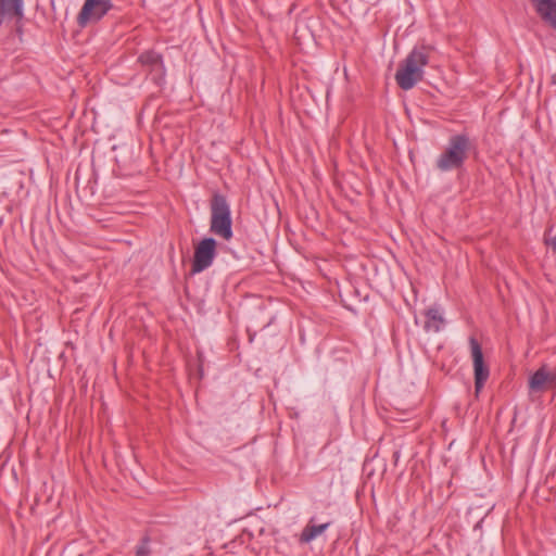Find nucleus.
Listing matches in <instances>:
<instances>
[{"label":"nucleus","mask_w":556,"mask_h":556,"mask_svg":"<svg viewBox=\"0 0 556 556\" xmlns=\"http://www.w3.org/2000/svg\"><path fill=\"white\" fill-rule=\"evenodd\" d=\"M540 16L556 29V0H531Z\"/></svg>","instance_id":"obj_8"},{"label":"nucleus","mask_w":556,"mask_h":556,"mask_svg":"<svg viewBox=\"0 0 556 556\" xmlns=\"http://www.w3.org/2000/svg\"><path fill=\"white\" fill-rule=\"evenodd\" d=\"M111 0H85L77 15V24L85 27L98 23L111 10Z\"/></svg>","instance_id":"obj_4"},{"label":"nucleus","mask_w":556,"mask_h":556,"mask_svg":"<svg viewBox=\"0 0 556 556\" xmlns=\"http://www.w3.org/2000/svg\"><path fill=\"white\" fill-rule=\"evenodd\" d=\"M469 344L473 364L475 388L476 393H479L484 382L488 380L490 371L488 365L484 363L482 349L478 341L475 338H470Z\"/></svg>","instance_id":"obj_6"},{"label":"nucleus","mask_w":556,"mask_h":556,"mask_svg":"<svg viewBox=\"0 0 556 556\" xmlns=\"http://www.w3.org/2000/svg\"><path fill=\"white\" fill-rule=\"evenodd\" d=\"M216 254V241L213 238H205L194 249L192 273H201L213 263Z\"/></svg>","instance_id":"obj_5"},{"label":"nucleus","mask_w":556,"mask_h":556,"mask_svg":"<svg viewBox=\"0 0 556 556\" xmlns=\"http://www.w3.org/2000/svg\"><path fill=\"white\" fill-rule=\"evenodd\" d=\"M211 211V231L224 240H230L232 238V220L226 199L223 195L215 194Z\"/></svg>","instance_id":"obj_2"},{"label":"nucleus","mask_w":556,"mask_h":556,"mask_svg":"<svg viewBox=\"0 0 556 556\" xmlns=\"http://www.w3.org/2000/svg\"><path fill=\"white\" fill-rule=\"evenodd\" d=\"M556 386V372L547 366L540 367L529 378V389L532 392H543Z\"/></svg>","instance_id":"obj_7"},{"label":"nucleus","mask_w":556,"mask_h":556,"mask_svg":"<svg viewBox=\"0 0 556 556\" xmlns=\"http://www.w3.org/2000/svg\"><path fill=\"white\" fill-rule=\"evenodd\" d=\"M148 555H149V549L146 545H141L138 547L136 556H148Z\"/></svg>","instance_id":"obj_14"},{"label":"nucleus","mask_w":556,"mask_h":556,"mask_svg":"<svg viewBox=\"0 0 556 556\" xmlns=\"http://www.w3.org/2000/svg\"><path fill=\"white\" fill-rule=\"evenodd\" d=\"M426 318H427V320L425 323L426 330L434 331V332L440 331V329L444 323V318L438 308L431 307V308L427 309Z\"/></svg>","instance_id":"obj_10"},{"label":"nucleus","mask_w":556,"mask_h":556,"mask_svg":"<svg viewBox=\"0 0 556 556\" xmlns=\"http://www.w3.org/2000/svg\"><path fill=\"white\" fill-rule=\"evenodd\" d=\"M469 141L465 136L451 138L446 149L437 159V167L442 172L459 168L467 156Z\"/></svg>","instance_id":"obj_3"},{"label":"nucleus","mask_w":556,"mask_h":556,"mask_svg":"<svg viewBox=\"0 0 556 556\" xmlns=\"http://www.w3.org/2000/svg\"><path fill=\"white\" fill-rule=\"evenodd\" d=\"M140 62L143 65H150L154 71H156L160 75L163 74V64L161 58L155 52H146L140 55Z\"/></svg>","instance_id":"obj_12"},{"label":"nucleus","mask_w":556,"mask_h":556,"mask_svg":"<svg viewBox=\"0 0 556 556\" xmlns=\"http://www.w3.org/2000/svg\"><path fill=\"white\" fill-rule=\"evenodd\" d=\"M429 55L425 48H415L399 65L395 74L397 85L404 89H412L422 80L424 68L428 64Z\"/></svg>","instance_id":"obj_1"},{"label":"nucleus","mask_w":556,"mask_h":556,"mask_svg":"<svg viewBox=\"0 0 556 556\" xmlns=\"http://www.w3.org/2000/svg\"><path fill=\"white\" fill-rule=\"evenodd\" d=\"M0 13L10 16H22L23 0H0Z\"/></svg>","instance_id":"obj_11"},{"label":"nucleus","mask_w":556,"mask_h":556,"mask_svg":"<svg viewBox=\"0 0 556 556\" xmlns=\"http://www.w3.org/2000/svg\"><path fill=\"white\" fill-rule=\"evenodd\" d=\"M329 526H330L329 522L316 526V525H313L312 521H309V523L303 529V531L300 535V541L302 543L312 542L317 536L323 534L328 529Z\"/></svg>","instance_id":"obj_9"},{"label":"nucleus","mask_w":556,"mask_h":556,"mask_svg":"<svg viewBox=\"0 0 556 556\" xmlns=\"http://www.w3.org/2000/svg\"><path fill=\"white\" fill-rule=\"evenodd\" d=\"M545 243L552 247L553 251L556 253V237H552L551 231H548L545 237Z\"/></svg>","instance_id":"obj_13"}]
</instances>
